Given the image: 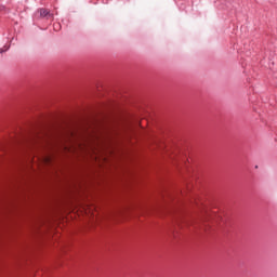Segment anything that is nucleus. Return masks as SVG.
<instances>
[{
  "label": "nucleus",
  "instance_id": "1",
  "mask_svg": "<svg viewBox=\"0 0 277 277\" xmlns=\"http://www.w3.org/2000/svg\"><path fill=\"white\" fill-rule=\"evenodd\" d=\"M40 16H49V10L47 9H40Z\"/></svg>",
  "mask_w": 277,
  "mask_h": 277
},
{
  "label": "nucleus",
  "instance_id": "2",
  "mask_svg": "<svg viewBox=\"0 0 277 277\" xmlns=\"http://www.w3.org/2000/svg\"><path fill=\"white\" fill-rule=\"evenodd\" d=\"M49 161H50L49 158H45V163H49Z\"/></svg>",
  "mask_w": 277,
  "mask_h": 277
}]
</instances>
